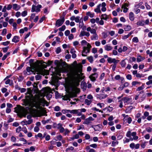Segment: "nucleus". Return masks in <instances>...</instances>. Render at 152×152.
Instances as JSON below:
<instances>
[{
    "label": "nucleus",
    "instance_id": "obj_1",
    "mask_svg": "<svg viewBox=\"0 0 152 152\" xmlns=\"http://www.w3.org/2000/svg\"><path fill=\"white\" fill-rule=\"evenodd\" d=\"M66 14H63L62 16L60 17L61 18L58 19L56 21L55 25L58 27L61 26L65 21V16Z\"/></svg>",
    "mask_w": 152,
    "mask_h": 152
},
{
    "label": "nucleus",
    "instance_id": "obj_30",
    "mask_svg": "<svg viewBox=\"0 0 152 152\" xmlns=\"http://www.w3.org/2000/svg\"><path fill=\"white\" fill-rule=\"evenodd\" d=\"M91 122L88 119V118L85 119V121L83 122V124H86L87 125L88 124L90 123Z\"/></svg>",
    "mask_w": 152,
    "mask_h": 152
},
{
    "label": "nucleus",
    "instance_id": "obj_29",
    "mask_svg": "<svg viewBox=\"0 0 152 152\" xmlns=\"http://www.w3.org/2000/svg\"><path fill=\"white\" fill-rule=\"evenodd\" d=\"M34 59H30L29 61V63L30 64V66H31L32 65H34Z\"/></svg>",
    "mask_w": 152,
    "mask_h": 152
},
{
    "label": "nucleus",
    "instance_id": "obj_51",
    "mask_svg": "<svg viewBox=\"0 0 152 152\" xmlns=\"http://www.w3.org/2000/svg\"><path fill=\"white\" fill-rule=\"evenodd\" d=\"M45 18L46 17L45 15L42 16L39 20V23H42L43 21L45 19Z\"/></svg>",
    "mask_w": 152,
    "mask_h": 152
},
{
    "label": "nucleus",
    "instance_id": "obj_19",
    "mask_svg": "<svg viewBox=\"0 0 152 152\" xmlns=\"http://www.w3.org/2000/svg\"><path fill=\"white\" fill-rule=\"evenodd\" d=\"M113 110V107H110V109L109 108H108V107H105L102 110L103 111H105L106 110H107L106 112H110L111 111H112Z\"/></svg>",
    "mask_w": 152,
    "mask_h": 152
},
{
    "label": "nucleus",
    "instance_id": "obj_13",
    "mask_svg": "<svg viewBox=\"0 0 152 152\" xmlns=\"http://www.w3.org/2000/svg\"><path fill=\"white\" fill-rule=\"evenodd\" d=\"M124 136V132H122L121 133H119L117 137V139L118 140H120Z\"/></svg>",
    "mask_w": 152,
    "mask_h": 152
},
{
    "label": "nucleus",
    "instance_id": "obj_18",
    "mask_svg": "<svg viewBox=\"0 0 152 152\" xmlns=\"http://www.w3.org/2000/svg\"><path fill=\"white\" fill-rule=\"evenodd\" d=\"M87 58L91 63H92L93 62L94 60L92 56L88 57Z\"/></svg>",
    "mask_w": 152,
    "mask_h": 152
},
{
    "label": "nucleus",
    "instance_id": "obj_63",
    "mask_svg": "<svg viewBox=\"0 0 152 152\" xmlns=\"http://www.w3.org/2000/svg\"><path fill=\"white\" fill-rule=\"evenodd\" d=\"M136 60V58L134 57H131L130 59V61L131 62H132L133 61H135Z\"/></svg>",
    "mask_w": 152,
    "mask_h": 152
},
{
    "label": "nucleus",
    "instance_id": "obj_34",
    "mask_svg": "<svg viewBox=\"0 0 152 152\" xmlns=\"http://www.w3.org/2000/svg\"><path fill=\"white\" fill-rule=\"evenodd\" d=\"M71 98L76 97H77V93L76 92H73L70 95Z\"/></svg>",
    "mask_w": 152,
    "mask_h": 152
},
{
    "label": "nucleus",
    "instance_id": "obj_35",
    "mask_svg": "<svg viewBox=\"0 0 152 152\" xmlns=\"http://www.w3.org/2000/svg\"><path fill=\"white\" fill-rule=\"evenodd\" d=\"M9 48V46H7L6 47L3 48H2L3 51L4 53H6Z\"/></svg>",
    "mask_w": 152,
    "mask_h": 152
},
{
    "label": "nucleus",
    "instance_id": "obj_61",
    "mask_svg": "<svg viewBox=\"0 0 152 152\" xmlns=\"http://www.w3.org/2000/svg\"><path fill=\"white\" fill-rule=\"evenodd\" d=\"M14 109L15 110L14 111V112L16 113H18L20 110V109H19V108L17 107H15L14 108Z\"/></svg>",
    "mask_w": 152,
    "mask_h": 152
},
{
    "label": "nucleus",
    "instance_id": "obj_57",
    "mask_svg": "<svg viewBox=\"0 0 152 152\" xmlns=\"http://www.w3.org/2000/svg\"><path fill=\"white\" fill-rule=\"evenodd\" d=\"M146 130L148 132H151L152 130V128L150 127H147L146 128Z\"/></svg>",
    "mask_w": 152,
    "mask_h": 152
},
{
    "label": "nucleus",
    "instance_id": "obj_41",
    "mask_svg": "<svg viewBox=\"0 0 152 152\" xmlns=\"http://www.w3.org/2000/svg\"><path fill=\"white\" fill-rule=\"evenodd\" d=\"M36 6L35 5H32L31 9V12H36Z\"/></svg>",
    "mask_w": 152,
    "mask_h": 152
},
{
    "label": "nucleus",
    "instance_id": "obj_16",
    "mask_svg": "<svg viewBox=\"0 0 152 152\" xmlns=\"http://www.w3.org/2000/svg\"><path fill=\"white\" fill-rule=\"evenodd\" d=\"M144 59V58L142 57L141 56H139L137 58V61L138 62H140L142 61V60H143Z\"/></svg>",
    "mask_w": 152,
    "mask_h": 152
},
{
    "label": "nucleus",
    "instance_id": "obj_52",
    "mask_svg": "<svg viewBox=\"0 0 152 152\" xmlns=\"http://www.w3.org/2000/svg\"><path fill=\"white\" fill-rule=\"evenodd\" d=\"M102 34L103 35V38L104 39L106 38L107 37V33L103 32L102 33Z\"/></svg>",
    "mask_w": 152,
    "mask_h": 152
},
{
    "label": "nucleus",
    "instance_id": "obj_6",
    "mask_svg": "<svg viewBox=\"0 0 152 152\" xmlns=\"http://www.w3.org/2000/svg\"><path fill=\"white\" fill-rule=\"evenodd\" d=\"M20 37L18 36H14L12 39V41L15 43L18 42L19 41Z\"/></svg>",
    "mask_w": 152,
    "mask_h": 152
},
{
    "label": "nucleus",
    "instance_id": "obj_49",
    "mask_svg": "<svg viewBox=\"0 0 152 152\" xmlns=\"http://www.w3.org/2000/svg\"><path fill=\"white\" fill-rule=\"evenodd\" d=\"M23 54L24 55H26L28 53V50L27 49H25L23 50Z\"/></svg>",
    "mask_w": 152,
    "mask_h": 152
},
{
    "label": "nucleus",
    "instance_id": "obj_28",
    "mask_svg": "<svg viewBox=\"0 0 152 152\" xmlns=\"http://www.w3.org/2000/svg\"><path fill=\"white\" fill-rule=\"evenodd\" d=\"M128 3H124L122 5L121 8L123 9L124 7H128L129 5V2L128 1Z\"/></svg>",
    "mask_w": 152,
    "mask_h": 152
},
{
    "label": "nucleus",
    "instance_id": "obj_23",
    "mask_svg": "<svg viewBox=\"0 0 152 152\" xmlns=\"http://www.w3.org/2000/svg\"><path fill=\"white\" fill-rule=\"evenodd\" d=\"M91 39L92 40H97L98 38V37L97 34H95L93 37H91Z\"/></svg>",
    "mask_w": 152,
    "mask_h": 152
},
{
    "label": "nucleus",
    "instance_id": "obj_44",
    "mask_svg": "<svg viewBox=\"0 0 152 152\" xmlns=\"http://www.w3.org/2000/svg\"><path fill=\"white\" fill-rule=\"evenodd\" d=\"M74 7V4L73 3L71 4L70 6L69 7L68 10H73Z\"/></svg>",
    "mask_w": 152,
    "mask_h": 152
},
{
    "label": "nucleus",
    "instance_id": "obj_50",
    "mask_svg": "<svg viewBox=\"0 0 152 152\" xmlns=\"http://www.w3.org/2000/svg\"><path fill=\"white\" fill-rule=\"evenodd\" d=\"M70 34V31L68 30H66L64 34L66 36H67L69 35Z\"/></svg>",
    "mask_w": 152,
    "mask_h": 152
},
{
    "label": "nucleus",
    "instance_id": "obj_24",
    "mask_svg": "<svg viewBox=\"0 0 152 152\" xmlns=\"http://www.w3.org/2000/svg\"><path fill=\"white\" fill-rule=\"evenodd\" d=\"M141 83L137 81H133L132 82V87L136 86L137 84H140Z\"/></svg>",
    "mask_w": 152,
    "mask_h": 152
},
{
    "label": "nucleus",
    "instance_id": "obj_25",
    "mask_svg": "<svg viewBox=\"0 0 152 152\" xmlns=\"http://www.w3.org/2000/svg\"><path fill=\"white\" fill-rule=\"evenodd\" d=\"M37 9L36 10V12H38L40 11V9L42 7V6L40 4H38L37 6Z\"/></svg>",
    "mask_w": 152,
    "mask_h": 152
},
{
    "label": "nucleus",
    "instance_id": "obj_32",
    "mask_svg": "<svg viewBox=\"0 0 152 152\" xmlns=\"http://www.w3.org/2000/svg\"><path fill=\"white\" fill-rule=\"evenodd\" d=\"M66 29V26L65 25H63L58 30L59 31H64L65 29Z\"/></svg>",
    "mask_w": 152,
    "mask_h": 152
},
{
    "label": "nucleus",
    "instance_id": "obj_37",
    "mask_svg": "<svg viewBox=\"0 0 152 152\" xmlns=\"http://www.w3.org/2000/svg\"><path fill=\"white\" fill-rule=\"evenodd\" d=\"M118 141H116L115 142L113 141L112 142L111 146L113 147H114L115 146L116 144L118 145Z\"/></svg>",
    "mask_w": 152,
    "mask_h": 152
},
{
    "label": "nucleus",
    "instance_id": "obj_10",
    "mask_svg": "<svg viewBox=\"0 0 152 152\" xmlns=\"http://www.w3.org/2000/svg\"><path fill=\"white\" fill-rule=\"evenodd\" d=\"M133 108L132 106H129L125 110V112L126 113H130L132 111V110Z\"/></svg>",
    "mask_w": 152,
    "mask_h": 152
},
{
    "label": "nucleus",
    "instance_id": "obj_26",
    "mask_svg": "<svg viewBox=\"0 0 152 152\" xmlns=\"http://www.w3.org/2000/svg\"><path fill=\"white\" fill-rule=\"evenodd\" d=\"M37 137L40 138L41 139H42L43 138L42 134L41 133H39L37 135H35V138L36 139H37Z\"/></svg>",
    "mask_w": 152,
    "mask_h": 152
},
{
    "label": "nucleus",
    "instance_id": "obj_31",
    "mask_svg": "<svg viewBox=\"0 0 152 152\" xmlns=\"http://www.w3.org/2000/svg\"><path fill=\"white\" fill-rule=\"evenodd\" d=\"M86 31H81L80 33V34L79 35L80 37H81L86 35Z\"/></svg>",
    "mask_w": 152,
    "mask_h": 152
},
{
    "label": "nucleus",
    "instance_id": "obj_55",
    "mask_svg": "<svg viewBox=\"0 0 152 152\" xmlns=\"http://www.w3.org/2000/svg\"><path fill=\"white\" fill-rule=\"evenodd\" d=\"M53 63V61L49 60V61H48L47 63H46V64H47V66H49L51 65Z\"/></svg>",
    "mask_w": 152,
    "mask_h": 152
},
{
    "label": "nucleus",
    "instance_id": "obj_54",
    "mask_svg": "<svg viewBox=\"0 0 152 152\" xmlns=\"http://www.w3.org/2000/svg\"><path fill=\"white\" fill-rule=\"evenodd\" d=\"M126 135L127 137H130L131 135V131H128L126 134Z\"/></svg>",
    "mask_w": 152,
    "mask_h": 152
},
{
    "label": "nucleus",
    "instance_id": "obj_17",
    "mask_svg": "<svg viewBox=\"0 0 152 152\" xmlns=\"http://www.w3.org/2000/svg\"><path fill=\"white\" fill-rule=\"evenodd\" d=\"M104 48L105 50L108 51L111 50L112 49V47L108 46L107 45L104 46Z\"/></svg>",
    "mask_w": 152,
    "mask_h": 152
},
{
    "label": "nucleus",
    "instance_id": "obj_39",
    "mask_svg": "<svg viewBox=\"0 0 152 152\" xmlns=\"http://www.w3.org/2000/svg\"><path fill=\"white\" fill-rule=\"evenodd\" d=\"M92 110H93L96 111H99L100 112H101L102 113H103V111L100 110L99 109H97L96 107H94L92 108Z\"/></svg>",
    "mask_w": 152,
    "mask_h": 152
},
{
    "label": "nucleus",
    "instance_id": "obj_8",
    "mask_svg": "<svg viewBox=\"0 0 152 152\" xmlns=\"http://www.w3.org/2000/svg\"><path fill=\"white\" fill-rule=\"evenodd\" d=\"M81 88L83 89V91H85L87 87V85L86 83L83 81L81 82Z\"/></svg>",
    "mask_w": 152,
    "mask_h": 152
},
{
    "label": "nucleus",
    "instance_id": "obj_59",
    "mask_svg": "<svg viewBox=\"0 0 152 152\" xmlns=\"http://www.w3.org/2000/svg\"><path fill=\"white\" fill-rule=\"evenodd\" d=\"M90 146L94 148H96L97 147V145L96 144H93L90 145Z\"/></svg>",
    "mask_w": 152,
    "mask_h": 152
},
{
    "label": "nucleus",
    "instance_id": "obj_5",
    "mask_svg": "<svg viewBox=\"0 0 152 152\" xmlns=\"http://www.w3.org/2000/svg\"><path fill=\"white\" fill-rule=\"evenodd\" d=\"M121 100L123 101L124 102L128 104L131 101L132 99L131 98H129L127 97H124Z\"/></svg>",
    "mask_w": 152,
    "mask_h": 152
},
{
    "label": "nucleus",
    "instance_id": "obj_53",
    "mask_svg": "<svg viewBox=\"0 0 152 152\" xmlns=\"http://www.w3.org/2000/svg\"><path fill=\"white\" fill-rule=\"evenodd\" d=\"M21 127L20 126H19L18 127L16 128V132L19 133L21 130Z\"/></svg>",
    "mask_w": 152,
    "mask_h": 152
},
{
    "label": "nucleus",
    "instance_id": "obj_3",
    "mask_svg": "<svg viewBox=\"0 0 152 152\" xmlns=\"http://www.w3.org/2000/svg\"><path fill=\"white\" fill-rule=\"evenodd\" d=\"M98 75L97 73H94L92 74L89 77L90 80L92 82L96 81V78L97 77Z\"/></svg>",
    "mask_w": 152,
    "mask_h": 152
},
{
    "label": "nucleus",
    "instance_id": "obj_36",
    "mask_svg": "<svg viewBox=\"0 0 152 152\" xmlns=\"http://www.w3.org/2000/svg\"><path fill=\"white\" fill-rule=\"evenodd\" d=\"M132 41L133 42L137 43L139 42L138 38L137 37H134L132 39Z\"/></svg>",
    "mask_w": 152,
    "mask_h": 152
},
{
    "label": "nucleus",
    "instance_id": "obj_40",
    "mask_svg": "<svg viewBox=\"0 0 152 152\" xmlns=\"http://www.w3.org/2000/svg\"><path fill=\"white\" fill-rule=\"evenodd\" d=\"M10 43V42L9 41H7L5 42H3L1 43V44L3 45L6 46L8 45Z\"/></svg>",
    "mask_w": 152,
    "mask_h": 152
},
{
    "label": "nucleus",
    "instance_id": "obj_12",
    "mask_svg": "<svg viewBox=\"0 0 152 152\" xmlns=\"http://www.w3.org/2000/svg\"><path fill=\"white\" fill-rule=\"evenodd\" d=\"M37 66H39L40 64H42L43 63H45L46 64V63L43 61V60H37L36 62L35 63Z\"/></svg>",
    "mask_w": 152,
    "mask_h": 152
},
{
    "label": "nucleus",
    "instance_id": "obj_14",
    "mask_svg": "<svg viewBox=\"0 0 152 152\" xmlns=\"http://www.w3.org/2000/svg\"><path fill=\"white\" fill-rule=\"evenodd\" d=\"M101 17V19L102 20L103 19L106 20H107L108 18V15H107L106 14L102 15Z\"/></svg>",
    "mask_w": 152,
    "mask_h": 152
},
{
    "label": "nucleus",
    "instance_id": "obj_20",
    "mask_svg": "<svg viewBox=\"0 0 152 152\" xmlns=\"http://www.w3.org/2000/svg\"><path fill=\"white\" fill-rule=\"evenodd\" d=\"M86 15L88 16H89L90 17L92 18H93L94 15V13H91L90 12H88L86 13Z\"/></svg>",
    "mask_w": 152,
    "mask_h": 152
},
{
    "label": "nucleus",
    "instance_id": "obj_58",
    "mask_svg": "<svg viewBox=\"0 0 152 152\" xmlns=\"http://www.w3.org/2000/svg\"><path fill=\"white\" fill-rule=\"evenodd\" d=\"M11 141L13 142H15L16 141V139L15 137L12 136L11 137Z\"/></svg>",
    "mask_w": 152,
    "mask_h": 152
},
{
    "label": "nucleus",
    "instance_id": "obj_9",
    "mask_svg": "<svg viewBox=\"0 0 152 152\" xmlns=\"http://www.w3.org/2000/svg\"><path fill=\"white\" fill-rule=\"evenodd\" d=\"M20 8V5H18L17 4H13V9L16 11H18Z\"/></svg>",
    "mask_w": 152,
    "mask_h": 152
},
{
    "label": "nucleus",
    "instance_id": "obj_38",
    "mask_svg": "<svg viewBox=\"0 0 152 152\" xmlns=\"http://www.w3.org/2000/svg\"><path fill=\"white\" fill-rule=\"evenodd\" d=\"M0 22L1 23H2L3 22V25L4 27H7L8 25V23L7 22H3V20H1Z\"/></svg>",
    "mask_w": 152,
    "mask_h": 152
},
{
    "label": "nucleus",
    "instance_id": "obj_43",
    "mask_svg": "<svg viewBox=\"0 0 152 152\" xmlns=\"http://www.w3.org/2000/svg\"><path fill=\"white\" fill-rule=\"evenodd\" d=\"M27 14V12L26 10L23 11L21 13V15L23 17H25L26 16Z\"/></svg>",
    "mask_w": 152,
    "mask_h": 152
},
{
    "label": "nucleus",
    "instance_id": "obj_21",
    "mask_svg": "<svg viewBox=\"0 0 152 152\" xmlns=\"http://www.w3.org/2000/svg\"><path fill=\"white\" fill-rule=\"evenodd\" d=\"M80 81L79 80H77L75 81L74 83V86L76 87L80 85Z\"/></svg>",
    "mask_w": 152,
    "mask_h": 152
},
{
    "label": "nucleus",
    "instance_id": "obj_48",
    "mask_svg": "<svg viewBox=\"0 0 152 152\" xmlns=\"http://www.w3.org/2000/svg\"><path fill=\"white\" fill-rule=\"evenodd\" d=\"M60 107L59 106H56L54 108V110L56 111H58L60 110Z\"/></svg>",
    "mask_w": 152,
    "mask_h": 152
},
{
    "label": "nucleus",
    "instance_id": "obj_15",
    "mask_svg": "<svg viewBox=\"0 0 152 152\" xmlns=\"http://www.w3.org/2000/svg\"><path fill=\"white\" fill-rule=\"evenodd\" d=\"M125 59H124L121 60L120 63V64L122 67H124L126 65V62L125 61Z\"/></svg>",
    "mask_w": 152,
    "mask_h": 152
},
{
    "label": "nucleus",
    "instance_id": "obj_4",
    "mask_svg": "<svg viewBox=\"0 0 152 152\" xmlns=\"http://www.w3.org/2000/svg\"><path fill=\"white\" fill-rule=\"evenodd\" d=\"M107 61L108 62L109 64H111L113 62H115L118 64V63L120 61L119 60H116V59L115 58H113L110 57L108 58H107Z\"/></svg>",
    "mask_w": 152,
    "mask_h": 152
},
{
    "label": "nucleus",
    "instance_id": "obj_2",
    "mask_svg": "<svg viewBox=\"0 0 152 152\" xmlns=\"http://www.w3.org/2000/svg\"><path fill=\"white\" fill-rule=\"evenodd\" d=\"M39 104L38 105V106L42 105L43 107H44L46 105L47 106H48L49 105V103L44 98L41 99L39 101Z\"/></svg>",
    "mask_w": 152,
    "mask_h": 152
},
{
    "label": "nucleus",
    "instance_id": "obj_22",
    "mask_svg": "<svg viewBox=\"0 0 152 152\" xmlns=\"http://www.w3.org/2000/svg\"><path fill=\"white\" fill-rule=\"evenodd\" d=\"M144 22L142 21L139 20L137 23V25L138 26H143L144 25Z\"/></svg>",
    "mask_w": 152,
    "mask_h": 152
},
{
    "label": "nucleus",
    "instance_id": "obj_45",
    "mask_svg": "<svg viewBox=\"0 0 152 152\" xmlns=\"http://www.w3.org/2000/svg\"><path fill=\"white\" fill-rule=\"evenodd\" d=\"M43 72L44 73V75H48L49 73V71L48 70L45 69H44Z\"/></svg>",
    "mask_w": 152,
    "mask_h": 152
},
{
    "label": "nucleus",
    "instance_id": "obj_27",
    "mask_svg": "<svg viewBox=\"0 0 152 152\" xmlns=\"http://www.w3.org/2000/svg\"><path fill=\"white\" fill-rule=\"evenodd\" d=\"M126 26V27L125 28H124V29L125 31H129L132 28L131 26L129 25H127L126 26Z\"/></svg>",
    "mask_w": 152,
    "mask_h": 152
},
{
    "label": "nucleus",
    "instance_id": "obj_62",
    "mask_svg": "<svg viewBox=\"0 0 152 152\" xmlns=\"http://www.w3.org/2000/svg\"><path fill=\"white\" fill-rule=\"evenodd\" d=\"M39 130V128L38 126H36L34 129V131L35 132H38Z\"/></svg>",
    "mask_w": 152,
    "mask_h": 152
},
{
    "label": "nucleus",
    "instance_id": "obj_60",
    "mask_svg": "<svg viewBox=\"0 0 152 152\" xmlns=\"http://www.w3.org/2000/svg\"><path fill=\"white\" fill-rule=\"evenodd\" d=\"M24 65V64L23 63L20 66L17 68V70H18L21 69L23 66Z\"/></svg>",
    "mask_w": 152,
    "mask_h": 152
},
{
    "label": "nucleus",
    "instance_id": "obj_42",
    "mask_svg": "<svg viewBox=\"0 0 152 152\" xmlns=\"http://www.w3.org/2000/svg\"><path fill=\"white\" fill-rule=\"evenodd\" d=\"M61 48L60 47H58L56 50V52L57 54H59V53L61 52Z\"/></svg>",
    "mask_w": 152,
    "mask_h": 152
},
{
    "label": "nucleus",
    "instance_id": "obj_11",
    "mask_svg": "<svg viewBox=\"0 0 152 152\" xmlns=\"http://www.w3.org/2000/svg\"><path fill=\"white\" fill-rule=\"evenodd\" d=\"M134 13L132 12H131L129 14V19L131 21H133L134 20Z\"/></svg>",
    "mask_w": 152,
    "mask_h": 152
},
{
    "label": "nucleus",
    "instance_id": "obj_64",
    "mask_svg": "<svg viewBox=\"0 0 152 152\" xmlns=\"http://www.w3.org/2000/svg\"><path fill=\"white\" fill-rule=\"evenodd\" d=\"M80 18L79 16L76 17L75 20V22L77 23L79 22H80Z\"/></svg>",
    "mask_w": 152,
    "mask_h": 152
},
{
    "label": "nucleus",
    "instance_id": "obj_56",
    "mask_svg": "<svg viewBox=\"0 0 152 152\" xmlns=\"http://www.w3.org/2000/svg\"><path fill=\"white\" fill-rule=\"evenodd\" d=\"M23 79L24 77L22 76H19V78H18V81L19 82H21Z\"/></svg>",
    "mask_w": 152,
    "mask_h": 152
},
{
    "label": "nucleus",
    "instance_id": "obj_47",
    "mask_svg": "<svg viewBox=\"0 0 152 152\" xmlns=\"http://www.w3.org/2000/svg\"><path fill=\"white\" fill-rule=\"evenodd\" d=\"M78 110H73L71 111V113L76 114L78 113Z\"/></svg>",
    "mask_w": 152,
    "mask_h": 152
},
{
    "label": "nucleus",
    "instance_id": "obj_46",
    "mask_svg": "<svg viewBox=\"0 0 152 152\" xmlns=\"http://www.w3.org/2000/svg\"><path fill=\"white\" fill-rule=\"evenodd\" d=\"M36 80H40L42 77V76L40 75H37L35 76Z\"/></svg>",
    "mask_w": 152,
    "mask_h": 152
},
{
    "label": "nucleus",
    "instance_id": "obj_7",
    "mask_svg": "<svg viewBox=\"0 0 152 152\" xmlns=\"http://www.w3.org/2000/svg\"><path fill=\"white\" fill-rule=\"evenodd\" d=\"M66 63L65 61L64 62L62 63H61L59 61L57 60H56L55 61H54V64L55 65H56V66H58V65H64V64H66Z\"/></svg>",
    "mask_w": 152,
    "mask_h": 152
},
{
    "label": "nucleus",
    "instance_id": "obj_33",
    "mask_svg": "<svg viewBox=\"0 0 152 152\" xmlns=\"http://www.w3.org/2000/svg\"><path fill=\"white\" fill-rule=\"evenodd\" d=\"M85 102L87 105H89L91 103V101L87 99H86L85 100Z\"/></svg>",
    "mask_w": 152,
    "mask_h": 152
}]
</instances>
